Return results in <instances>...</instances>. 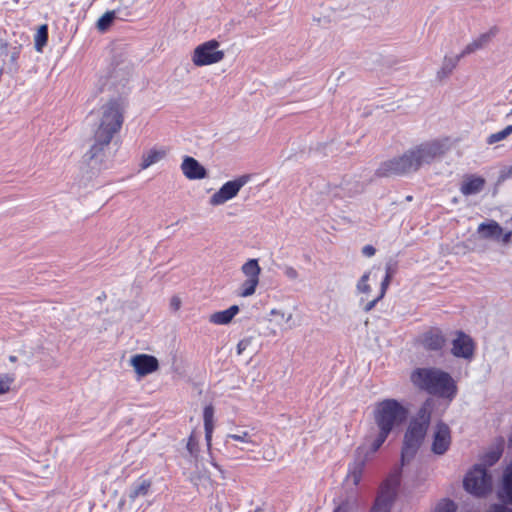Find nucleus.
<instances>
[{"mask_svg":"<svg viewBox=\"0 0 512 512\" xmlns=\"http://www.w3.org/2000/svg\"><path fill=\"white\" fill-rule=\"evenodd\" d=\"M126 104L121 98H113L103 104L97 113L93 126V144L86 153L91 165L104 163L113 138L124 123Z\"/></svg>","mask_w":512,"mask_h":512,"instance_id":"nucleus-1","label":"nucleus"},{"mask_svg":"<svg viewBox=\"0 0 512 512\" xmlns=\"http://www.w3.org/2000/svg\"><path fill=\"white\" fill-rule=\"evenodd\" d=\"M445 153L439 141L421 143L405 151L401 156L380 163L375 176L380 178L401 177L417 172L424 164H430Z\"/></svg>","mask_w":512,"mask_h":512,"instance_id":"nucleus-2","label":"nucleus"},{"mask_svg":"<svg viewBox=\"0 0 512 512\" xmlns=\"http://www.w3.org/2000/svg\"><path fill=\"white\" fill-rule=\"evenodd\" d=\"M407 416V409L395 399H386L377 403L374 409V420L379 432L370 442L372 451H378L393 428L403 423Z\"/></svg>","mask_w":512,"mask_h":512,"instance_id":"nucleus-3","label":"nucleus"},{"mask_svg":"<svg viewBox=\"0 0 512 512\" xmlns=\"http://www.w3.org/2000/svg\"><path fill=\"white\" fill-rule=\"evenodd\" d=\"M410 381L416 388L449 401L457 392V386L452 377L437 368H416L410 374Z\"/></svg>","mask_w":512,"mask_h":512,"instance_id":"nucleus-4","label":"nucleus"},{"mask_svg":"<svg viewBox=\"0 0 512 512\" xmlns=\"http://www.w3.org/2000/svg\"><path fill=\"white\" fill-rule=\"evenodd\" d=\"M433 409L432 400H426L419 409L417 416L411 420L404 436L401 453L402 465L409 462L417 453L428 429Z\"/></svg>","mask_w":512,"mask_h":512,"instance_id":"nucleus-5","label":"nucleus"},{"mask_svg":"<svg viewBox=\"0 0 512 512\" xmlns=\"http://www.w3.org/2000/svg\"><path fill=\"white\" fill-rule=\"evenodd\" d=\"M400 484V470L393 471L380 487L371 512H390Z\"/></svg>","mask_w":512,"mask_h":512,"instance_id":"nucleus-6","label":"nucleus"},{"mask_svg":"<svg viewBox=\"0 0 512 512\" xmlns=\"http://www.w3.org/2000/svg\"><path fill=\"white\" fill-rule=\"evenodd\" d=\"M463 485L467 492L476 496H484L492 489V479L486 468L476 465L465 476Z\"/></svg>","mask_w":512,"mask_h":512,"instance_id":"nucleus-7","label":"nucleus"},{"mask_svg":"<svg viewBox=\"0 0 512 512\" xmlns=\"http://www.w3.org/2000/svg\"><path fill=\"white\" fill-rule=\"evenodd\" d=\"M220 43L215 40L206 41L198 45L192 55V62L197 67L212 65L223 60L224 51L219 50Z\"/></svg>","mask_w":512,"mask_h":512,"instance_id":"nucleus-8","label":"nucleus"},{"mask_svg":"<svg viewBox=\"0 0 512 512\" xmlns=\"http://www.w3.org/2000/svg\"><path fill=\"white\" fill-rule=\"evenodd\" d=\"M377 451H372V445H362L357 448L354 461L349 465L346 476L347 483L358 486L361 482L366 462L369 461Z\"/></svg>","mask_w":512,"mask_h":512,"instance_id":"nucleus-9","label":"nucleus"},{"mask_svg":"<svg viewBox=\"0 0 512 512\" xmlns=\"http://www.w3.org/2000/svg\"><path fill=\"white\" fill-rule=\"evenodd\" d=\"M250 177V175L245 174L234 180L224 183L222 187L211 196L210 204L221 205L234 198L240 189L248 183Z\"/></svg>","mask_w":512,"mask_h":512,"instance_id":"nucleus-10","label":"nucleus"},{"mask_svg":"<svg viewBox=\"0 0 512 512\" xmlns=\"http://www.w3.org/2000/svg\"><path fill=\"white\" fill-rule=\"evenodd\" d=\"M129 363L139 378L155 373L160 368L158 359L149 354H135L130 358Z\"/></svg>","mask_w":512,"mask_h":512,"instance_id":"nucleus-11","label":"nucleus"},{"mask_svg":"<svg viewBox=\"0 0 512 512\" xmlns=\"http://www.w3.org/2000/svg\"><path fill=\"white\" fill-rule=\"evenodd\" d=\"M451 431L443 422L437 423L432 437L431 451L436 455H443L451 445Z\"/></svg>","mask_w":512,"mask_h":512,"instance_id":"nucleus-12","label":"nucleus"},{"mask_svg":"<svg viewBox=\"0 0 512 512\" xmlns=\"http://www.w3.org/2000/svg\"><path fill=\"white\" fill-rule=\"evenodd\" d=\"M452 354L458 358L471 359L474 354V342L463 332H458L452 342Z\"/></svg>","mask_w":512,"mask_h":512,"instance_id":"nucleus-13","label":"nucleus"},{"mask_svg":"<svg viewBox=\"0 0 512 512\" xmlns=\"http://www.w3.org/2000/svg\"><path fill=\"white\" fill-rule=\"evenodd\" d=\"M183 174L190 180L204 179L207 176V170L195 158L185 156L181 164Z\"/></svg>","mask_w":512,"mask_h":512,"instance_id":"nucleus-14","label":"nucleus"},{"mask_svg":"<svg viewBox=\"0 0 512 512\" xmlns=\"http://www.w3.org/2000/svg\"><path fill=\"white\" fill-rule=\"evenodd\" d=\"M511 233V231H503L501 226H479L477 231L479 238L490 239L501 243H507Z\"/></svg>","mask_w":512,"mask_h":512,"instance_id":"nucleus-15","label":"nucleus"},{"mask_svg":"<svg viewBox=\"0 0 512 512\" xmlns=\"http://www.w3.org/2000/svg\"><path fill=\"white\" fill-rule=\"evenodd\" d=\"M497 494L504 504H512V462L503 472L501 486Z\"/></svg>","mask_w":512,"mask_h":512,"instance_id":"nucleus-16","label":"nucleus"},{"mask_svg":"<svg viewBox=\"0 0 512 512\" xmlns=\"http://www.w3.org/2000/svg\"><path fill=\"white\" fill-rule=\"evenodd\" d=\"M497 33L498 28L492 27L489 31L481 34L477 39L469 43L460 53V56H466L471 53H474L477 50L483 49L491 42V40L496 36Z\"/></svg>","mask_w":512,"mask_h":512,"instance_id":"nucleus-17","label":"nucleus"},{"mask_svg":"<svg viewBox=\"0 0 512 512\" xmlns=\"http://www.w3.org/2000/svg\"><path fill=\"white\" fill-rule=\"evenodd\" d=\"M485 186V179L476 175H467L464 177L460 191L465 196L475 195L480 193Z\"/></svg>","mask_w":512,"mask_h":512,"instance_id":"nucleus-18","label":"nucleus"},{"mask_svg":"<svg viewBox=\"0 0 512 512\" xmlns=\"http://www.w3.org/2000/svg\"><path fill=\"white\" fill-rule=\"evenodd\" d=\"M238 312L239 307L237 305H233L226 310L211 314L209 320L213 324L225 325L230 323Z\"/></svg>","mask_w":512,"mask_h":512,"instance_id":"nucleus-19","label":"nucleus"},{"mask_svg":"<svg viewBox=\"0 0 512 512\" xmlns=\"http://www.w3.org/2000/svg\"><path fill=\"white\" fill-rule=\"evenodd\" d=\"M445 344V338L440 332H429L423 336L422 345L431 351L440 350Z\"/></svg>","mask_w":512,"mask_h":512,"instance_id":"nucleus-20","label":"nucleus"},{"mask_svg":"<svg viewBox=\"0 0 512 512\" xmlns=\"http://www.w3.org/2000/svg\"><path fill=\"white\" fill-rule=\"evenodd\" d=\"M214 409L211 405L206 406L203 411V419H204V429H205V439L207 442L208 449L211 448L212 441V433L214 429Z\"/></svg>","mask_w":512,"mask_h":512,"instance_id":"nucleus-21","label":"nucleus"},{"mask_svg":"<svg viewBox=\"0 0 512 512\" xmlns=\"http://www.w3.org/2000/svg\"><path fill=\"white\" fill-rule=\"evenodd\" d=\"M241 272L244 274L247 280H253L259 282L261 268L258 264L257 259H249L241 267Z\"/></svg>","mask_w":512,"mask_h":512,"instance_id":"nucleus-22","label":"nucleus"},{"mask_svg":"<svg viewBox=\"0 0 512 512\" xmlns=\"http://www.w3.org/2000/svg\"><path fill=\"white\" fill-rule=\"evenodd\" d=\"M463 57L464 56H460V54L456 55L455 57L445 56L442 66H441V69L437 73V77L440 80L448 77L452 73V71L455 69V67L457 66L460 59Z\"/></svg>","mask_w":512,"mask_h":512,"instance_id":"nucleus-23","label":"nucleus"},{"mask_svg":"<svg viewBox=\"0 0 512 512\" xmlns=\"http://www.w3.org/2000/svg\"><path fill=\"white\" fill-rule=\"evenodd\" d=\"M166 156V151L163 149H151L142 156V162L140 164L141 169H147L151 165L159 162Z\"/></svg>","mask_w":512,"mask_h":512,"instance_id":"nucleus-24","label":"nucleus"},{"mask_svg":"<svg viewBox=\"0 0 512 512\" xmlns=\"http://www.w3.org/2000/svg\"><path fill=\"white\" fill-rule=\"evenodd\" d=\"M152 486L150 479H142L138 484L133 486L129 492V498L131 501H135L140 496H146Z\"/></svg>","mask_w":512,"mask_h":512,"instance_id":"nucleus-25","label":"nucleus"},{"mask_svg":"<svg viewBox=\"0 0 512 512\" xmlns=\"http://www.w3.org/2000/svg\"><path fill=\"white\" fill-rule=\"evenodd\" d=\"M34 42H35L36 51L42 52L43 48L47 45V42H48V25L47 24H43V25L39 26V28L35 34V37H34Z\"/></svg>","mask_w":512,"mask_h":512,"instance_id":"nucleus-26","label":"nucleus"},{"mask_svg":"<svg viewBox=\"0 0 512 512\" xmlns=\"http://www.w3.org/2000/svg\"><path fill=\"white\" fill-rule=\"evenodd\" d=\"M385 277L381 283L380 297H384L393 276L397 272V265L394 262H388L385 267Z\"/></svg>","mask_w":512,"mask_h":512,"instance_id":"nucleus-27","label":"nucleus"},{"mask_svg":"<svg viewBox=\"0 0 512 512\" xmlns=\"http://www.w3.org/2000/svg\"><path fill=\"white\" fill-rule=\"evenodd\" d=\"M341 190L345 191L349 197H353L365 190V184L359 180L346 181L341 187Z\"/></svg>","mask_w":512,"mask_h":512,"instance_id":"nucleus-28","label":"nucleus"},{"mask_svg":"<svg viewBox=\"0 0 512 512\" xmlns=\"http://www.w3.org/2000/svg\"><path fill=\"white\" fill-rule=\"evenodd\" d=\"M117 17V11H107L97 21L96 27L99 31H106Z\"/></svg>","mask_w":512,"mask_h":512,"instance_id":"nucleus-29","label":"nucleus"},{"mask_svg":"<svg viewBox=\"0 0 512 512\" xmlns=\"http://www.w3.org/2000/svg\"><path fill=\"white\" fill-rule=\"evenodd\" d=\"M258 284V281L245 279L239 287L238 295L244 298L252 296L256 292Z\"/></svg>","mask_w":512,"mask_h":512,"instance_id":"nucleus-30","label":"nucleus"},{"mask_svg":"<svg viewBox=\"0 0 512 512\" xmlns=\"http://www.w3.org/2000/svg\"><path fill=\"white\" fill-rule=\"evenodd\" d=\"M511 133H512V125H508L503 130L489 135V137L487 138V143L491 145V144L497 143L499 141H502L505 138H507Z\"/></svg>","mask_w":512,"mask_h":512,"instance_id":"nucleus-31","label":"nucleus"},{"mask_svg":"<svg viewBox=\"0 0 512 512\" xmlns=\"http://www.w3.org/2000/svg\"><path fill=\"white\" fill-rule=\"evenodd\" d=\"M227 438L234 441L244 442L246 444L257 446L258 444L252 439L248 431H242L239 434H229Z\"/></svg>","mask_w":512,"mask_h":512,"instance_id":"nucleus-32","label":"nucleus"},{"mask_svg":"<svg viewBox=\"0 0 512 512\" xmlns=\"http://www.w3.org/2000/svg\"><path fill=\"white\" fill-rule=\"evenodd\" d=\"M14 382V378L11 375L3 374L0 375V395L8 393L11 389V384Z\"/></svg>","mask_w":512,"mask_h":512,"instance_id":"nucleus-33","label":"nucleus"},{"mask_svg":"<svg viewBox=\"0 0 512 512\" xmlns=\"http://www.w3.org/2000/svg\"><path fill=\"white\" fill-rule=\"evenodd\" d=\"M186 447L190 455L197 459L199 452V443L194 433H191V435L189 436Z\"/></svg>","mask_w":512,"mask_h":512,"instance_id":"nucleus-34","label":"nucleus"},{"mask_svg":"<svg viewBox=\"0 0 512 512\" xmlns=\"http://www.w3.org/2000/svg\"><path fill=\"white\" fill-rule=\"evenodd\" d=\"M456 511V505L451 500H442L438 503V505L435 507L434 512H455Z\"/></svg>","mask_w":512,"mask_h":512,"instance_id":"nucleus-35","label":"nucleus"},{"mask_svg":"<svg viewBox=\"0 0 512 512\" xmlns=\"http://www.w3.org/2000/svg\"><path fill=\"white\" fill-rule=\"evenodd\" d=\"M368 280H369V273H365L361 277L360 281L357 284V289H358L359 292L365 293V294L370 292L371 289H370V286L368 284Z\"/></svg>","mask_w":512,"mask_h":512,"instance_id":"nucleus-36","label":"nucleus"},{"mask_svg":"<svg viewBox=\"0 0 512 512\" xmlns=\"http://www.w3.org/2000/svg\"><path fill=\"white\" fill-rule=\"evenodd\" d=\"M486 512H512V506L504 503H496L491 505Z\"/></svg>","mask_w":512,"mask_h":512,"instance_id":"nucleus-37","label":"nucleus"},{"mask_svg":"<svg viewBox=\"0 0 512 512\" xmlns=\"http://www.w3.org/2000/svg\"><path fill=\"white\" fill-rule=\"evenodd\" d=\"M270 316H275L276 318H279L280 320H285L286 322H289L292 319V314H285L284 311L278 310V309H272L269 313Z\"/></svg>","mask_w":512,"mask_h":512,"instance_id":"nucleus-38","label":"nucleus"},{"mask_svg":"<svg viewBox=\"0 0 512 512\" xmlns=\"http://www.w3.org/2000/svg\"><path fill=\"white\" fill-rule=\"evenodd\" d=\"M252 342V338H244L240 340L237 344V354L241 355L250 345Z\"/></svg>","mask_w":512,"mask_h":512,"instance_id":"nucleus-39","label":"nucleus"},{"mask_svg":"<svg viewBox=\"0 0 512 512\" xmlns=\"http://www.w3.org/2000/svg\"><path fill=\"white\" fill-rule=\"evenodd\" d=\"M284 274L290 280H296L299 277L298 271L292 266H286L284 268Z\"/></svg>","mask_w":512,"mask_h":512,"instance_id":"nucleus-40","label":"nucleus"},{"mask_svg":"<svg viewBox=\"0 0 512 512\" xmlns=\"http://www.w3.org/2000/svg\"><path fill=\"white\" fill-rule=\"evenodd\" d=\"M212 476H213L212 473L209 470L205 469V468L203 469V471L202 470H198V472H197V479L198 480L205 479V480H208L211 483H213L214 480L212 479Z\"/></svg>","mask_w":512,"mask_h":512,"instance_id":"nucleus-41","label":"nucleus"},{"mask_svg":"<svg viewBox=\"0 0 512 512\" xmlns=\"http://www.w3.org/2000/svg\"><path fill=\"white\" fill-rule=\"evenodd\" d=\"M353 504L345 501L342 502L333 512H352Z\"/></svg>","mask_w":512,"mask_h":512,"instance_id":"nucleus-42","label":"nucleus"},{"mask_svg":"<svg viewBox=\"0 0 512 512\" xmlns=\"http://www.w3.org/2000/svg\"><path fill=\"white\" fill-rule=\"evenodd\" d=\"M181 304H182V301L180 299L179 296H172L171 299H170V308L173 310V311H178L181 307Z\"/></svg>","mask_w":512,"mask_h":512,"instance_id":"nucleus-43","label":"nucleus"},{"mask_svg":"<svg viewBox=\"0 0 512 512\" xmlns=\"http://www.w3.org/2000/svg\"><path fill=\"white\" fill-rule=\"evenodd\" d=\"M210 465L215 469L217 470L219 476L218 478L221 479V480H224L226 478L225 476V471L223 470V468L218 465L213 459H211L210 461Z\"/></svg>","mask_w":512,"mask_h":512,"instance_id":"nucleus-44","label":"nucleus"},{"mask_svg":"<svg viewBox=\"0 0 512 512\" xmlns=\"http://www.w3.org/2000/svg\"><path fill=\"white\" fill-rule=\"evenodd\" d=\"M512 178V165L503 169L500 173L499 180H506Z\"/></svg>","mask_w":512,"mask_h":512,"instance_id":"nucleus-45","label":"nucleus"},{"mask_svg":"<svg viewBox=\"0 0 512 512\" xmlns=\"http://www.w3.org/2000/svg\"><path fill=\"white\" fill-rule=\"evenodd\" d=\"M376 250L372 245H366L362 249V253L366 257H371L375 254Z\"/></svg>","mask_w":512,"mask_h":512,"instance_id":"nucleus-46","label":"nucleus"},{"mask_svg":"<svg viewBox=\"0 0 512 512\" xmlns=\"http://www.w3.org/2000/svg\"><path fill=\"white\" fill-rule=\"evenodd\" d=\"M20 48L21 46H15L13 47L11 54H10V60L11 62H16L20 55Z\"/></svg>","mask_w":512,"mask_h":512,"instance_id":"nucleus-47","label":"nucleus"},{"mask_svg":"<svg viewBox=\"0 0 512 512\" xmlns=\"http://www.w3.org/2000/svg\"><path fill=\"white\" fill-rule=\"evenodd\" d=\"M382 298H383V297H380V295H379V296H378L377 298H375L374 300H372V301L368 302V303L364 306V311H365V312H369V311H371V310L375 307L376 303H377L378 301H380Z\"/></svg>","mask_w":512,"mask_h":512,"instance_id":"nucleus-48","label":"nucleus"},{"mask_svg":"<svg viewBox=\"0 0 512 512\" xmlns=\"http://www.w3.org/2000/svg\"><path fill=\"white\" fill-rule=\"evenodd\" d=\"M9 360H10V362H16V361H17V357H16V356H14V355H11V356L9 357Z\"/></svg>","mask_w":512,"mask_h":512,"instance_id":"nucleus-49","label":"nucleus"},{"mask_svg":"<svg viewBox=\"0 0 512 512\" xmlns=\"http://www.w3.org/2000/svg\"><path fill=\"white\" fill-rule=\"evenodd\" d=\"M481 224H493V225H496L498 223L496 221H494V220H491L490 222H482Z\"/></svg>","mask_w":512,"mask_h":512,"instance_id":"nucleus-50","label":"nucleus"},{"mask_svg":"<svg viewBox=\"0 0 512 512\" xmlns=\"http://www.w3.org/2000/svg\"><path fill=\"white\" fill-rule=\"evenodd\" d=\"M499 458V455H494L493 458H492V461H496L497 459Z\"/></svg>","mask_w":512,"mask_h":512,"instance_id":"nucleus-51","label":"nucleus"},{"mask_svg":"<svg viewBox=\"0 0 512 512\" xmlns=\"http://www.w3.org/2000/svg\"><path fill=\"white\" fill-rule=\"evenodd\" d=\"M509 445L512 446V435L509 438Z\"/></svg>","mask_w":512,"mask_h":512,"instance_id":"nucleus-52","label":"nucleus"},{"mask_svg":"<svg viewBox=\"0 0 512 512\" xmlns=\"http://www.w3.org/2000/svg\"><path fill=\"white\" fill-rule=\"evenodd\" d=\"M406 199H407L408 201H411V200H412V196H407V197H406Z\"/></svg>","mask_w":512,"mask_h":512,"instance_id":"nucleus-53","label":"nucleus"}]
</instances>
